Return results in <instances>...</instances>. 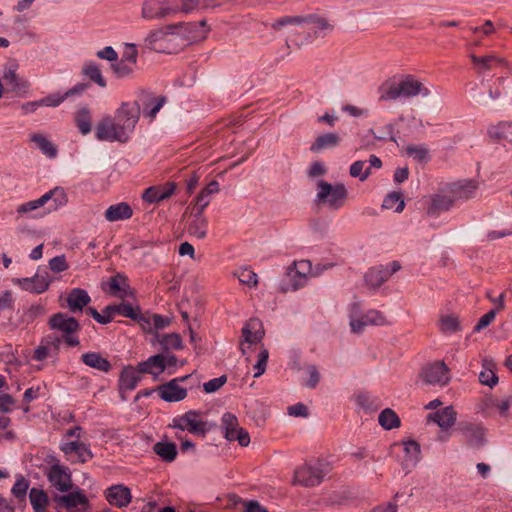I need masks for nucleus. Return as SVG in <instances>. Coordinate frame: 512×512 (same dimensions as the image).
Listing matches in <instances>:
<instances>
[{
	"instance_id": "f257e3e1",
	"label": "nucleus",
	"mask_w": 512,
	"mask_h": 512,
	"mask_svg": "<svg viewBox=\"0 0 512 512\" xmlns=\"http://www.w3.org/2000/svg\"><path fill=\"white\" fill-rule=\"evenodd\" d=\"M140 118L138 102H122L114 117H103L96 125L95 137L105 142H127Z\"/></svg>"
},
{
	"instance_id": "f03ea898",
	"label": "nucleus",
	"mask_w": 512,
	"mask_h": 512,
	"mask_svg": "<svg viewBox=\"0 0 512 512\" xmlns=\"http://www.w3.org/2000/svg\"><path fill=\"white\" fill-rule=\"evenodd\" d=\"M430 89L413 75H405L398 82H385L379 87V101H395L417 96L428 97Z\"/></svg>"
},
{
	"instance_id": "7ed1b4c3",
	"label": "nucleus",
	"mask_w": 512,
	"mask_h": 512,
	"mask_svg": "<svg viewBox=\"0 0 512 512\" xmlns=\"http://www.w3.org/2000/svg\"><path fill=\"white\" fill-rule=\"evenodd\" d=\"M330 472L329 464L316 460L298 466L294 471L293 484L310 488L320 485Z\"/></svg>"
},
{
	"instance_id": "20e7f679",
	"label": "nucleus",
	"mask_w": 512,
	"mask_h": 512,
	"mask_svg": "<svg viewBox=\"0 0 512 512\" xmlns=\"http://www.w3.org/2000/svg\"><path fill=\"white\" fill-rule=\"evenodd\" d=\"M317 187L316 201L319 204H325L331 210H338L345 204L348 192L343 183L332 185L320 180Z\"/></svg>"
},
{
	"instance_id": "39448f33",
	"label": "nucleus",
	"mask_w": 512,
	"mask_h": 512,
	"mask_svg": "<svg viewBox=\"0 0 512 512\" xmlns=\"http://www.w3.org/2000/svg\"><path fill=\"white\" fill-rule=\"evenodd\" d=\"M349 319L351 331L356 334L362 333L368 325L383 326L388 324L382 312L368 310L366 313H362L361 306L357 302L350 306Z\"/></svg>"
},
{
	"instance_id": "423d86ee",
	"label": "nucleus",
	"mask_w": 512,
	"mask_h": 512,
	"mask_svg": "<svg viewBox=\"0 0 512 512\" xmlns=\"http://www.w3.org/2000/svg\"><path fill=\"white\" fill-rule=\"evenodd\" d=\"M170 427L182 432L188 431L193 435L201 437H204L211 428L208 422L203 419L202 415L195 410H189L173 418Z\"/></svg>"
},
{
	"instance_id": "0eeeda50",
	"label": "nucleus",
	"mask_w": 512,
	"mask_h": 512,
	"mask_svg": "<svg viewBox=\"0 0 512 512\" xmlns=\"http://www.w3.org/2000/svg\"><path fill=\"white\" fill-rule=\"evenodd\" d=\"M313 25L315 33L318 31L331 30L332 26L328 23L325 18L318 17L316 15H286L282 16L270 24L271 29L276 32H280L283 27L286 26H305Z\"/></svg>"
},
{
	"instance_id": "6e6552de",
	"label": "nucleus",
	"mask_w": 512,
	"mask_h": 512,
	"mask_svg": "<svg viewBox=\"0 0 512 512\" xmlns=\"http://www.w3.org/2000/svg\"><path fill=\"white\" fill-rule=\"evenodd\" d=\"M168 30L172 35L178 36L186 41L194 42L206 38L209 31L207 22L201 20L199 22H179L176 24H169Z\"/></svg>"
},
{
	"instance_id": "1a4fd4ad",
	"label": "nucleus",
	"mask_w": 512,
	"mask_h": 512,
	"mask_svg": "<svg viewBox=\"0 0 512 512\" xmlns=\"http://www.w3.org/2000/svg\"><path fill=\"white\" fill-rule=\"evenodd\" d=\"M177 15L171 0H144L141 16L145 20H158Z\"/></svg>"
},
{
	"instance_id": "9d476101",
	"label": "nucleus",
	"mask_w": 512,
	"mask_h": 512,
	"mask_svg": "<svg viewBox=\"0 0 512 512\" xmlns=\"http://www.w3.org/2000/svg\"><path fill=\"white\" fill-rule=\"evenodd\" d=\"M221 429L225 439L228 441H237L239 445L243 447L249 445L250 436L245 429L239 427L238 419L234 414L230 412L223 414L221 418Z\"/></svg>"
},
{
	"instance_id": "9b49d317",
	"label": "nucleus",
	"mask_w": 512,
	"mask_h": 512,
	"mask_svg": "<svg viewBox=\"0 0 512 512\" xmlns=\"http://www.w3.org/2000/svg\"><path fill=\"white\" fill-rule=\"evenodd\" d=\"M60 450L71 463H85L93 457L88 445L80 440H63Z\"/></svg>"
},
{
	"instance_id": "f8f14e48",
	"label": "nucleus",
	"mask_w": 512,
	"mask_h": 512,
	"mask_svg": "<svg viewBox=\"0 0 512 512\" xmlns=\"http://www.w3.org/2000/svg\"><path fill=\"white\" fill-rule=\"evenodd\" d=\"M420 376L425 383L430 385L445 386L450 382L449 368L442 361L424 366Z\"/></svg>"
},
{
	"instance_id": "ddd939ff",
	"label": "nucleus",
	"mask_w": 512,
	"mask_h": 512,
	"mask_svg": "<svg viewBox=\"0 0 512 512\" xmlns=\"http://www.w3.org/2000/svg\"><path fill=\"white\" fill-rule=\"evenodd\" d=\"M242 340L240 341V350L242 355L247 354V349L254 344H258L264 337V329L260 320L256 318L249 319L242 328Z\"/></svg>"
},
{
	"instance_id": "4468645a",
	"label": "nucleus",
	"mask_w": 512,
	"mask_h": 512,
	"mask_svg": "<svg viewBox=\"0 0 512 512\" xmlns=\"http://www.w3.org/2000/svg\"><path fill=\"white\" fill-rule=\"evenodd\" d=\"M166 101L165 96H156L152 92L143 91L135 102L139 103L140 113L142 112L144 117L154 119Z\"/></svg>"
},
{
	"instance_id": "2eb2a0df",
	"label": "nucleus",
	"mask_w": 512,
	"mask_h": 512,
	"mask_svg": "<svg viewBox=\"0 0 512 512\" xmlns=\"http://www.w3.org/2000/svg\"><path fill=\"white\" fill-rule=\"evenodd\" d=\"M66 203L67 196L65 191L60 187H56L45 193L39 199L34 200V210L45 207V213H50Z\"/></svg>"
},
{
	"instance_id": "dca6fc26",
	"label": "nucleus",
	"mask_w": 512,
	"mask_h": 512,
	"mask_svg": "<svg viewBox=\"0 0 512 512\" xmlns=\"http://www.w3.org/2000/svg\"><path fill=\"white\" fill-rule=\"evenodd\" d=\"M189 376L175 378L157 388L159 397L166 402H179L187 396V390L179 385L180 381H184Z\"/></svg>"
},
{
	"instance_id": "f3484780",
	"label": "nucleus",
	"mask_w": 512,
	"mask_h": 512,
	"mask_svg": "<svg viewBox=\"0 0 512 512\" xmlns=\"http://www.w3.org/2000/svg\"><path fill=\"white\" fill-rule=\"evenodd\" d=\"M312 275V265L309 260L295 261L293 267L288 269V276L293 290H297L306 285L309 277Z\"/></svg>"
},
{
	"instance_id": "a211bd4d",
	"label": "nucleus",
	"mask_w": 512,
	"mask_h": 512,
	"mask_svg": "<svg viewBox=\"0 0 512 512\" xmlns=\"http://www.w3.org/2000/svg\"><path fill=\"white\" fill-rule=\"evenodd\" d=\"M47 477L51 485L58 491L67 492L71 489V474L67 467L60 465L59 463H55L50 467Z\"/></svg>"
},
{
	"instance_id": "6ab92c4d",
	"label": "nucleus",
	"mask_w": 512,
	"mask_h": 512,
	"mask_svg": "<svg viewBox=\"0 0 512 512\" xmlns=\"http://www.w3.org/2000/svg\"><path fill=\"white\" fill-rule=\"evenodd\" d=\"M112 312L114 317L116 315H122L124 317L130 318L134 321H137L143 327L146 325H150V317L143 315L139 306H133L130 303L122 302L117 305H109V311Z\"/></svg>"
},
{
	"instance_id": "aec40b11",
	"label": "nucleus",
	"mask_w": 512,
	"mask_h": 512,
	"mask_svg": "<svg viewBox=\"0 0 512 512\" xmlns=\"http://www.w3.org/2000/svg\"><path fill=\"white\" fill-rule=\"evenodd\" d=\"M458 430L463 434L467 443L473 447H482L485 444V429L476 423H461Z\"/></svg>"
},
{
	"instance_id": "412c9836",
	"label": "nucleus",
	"mask_w": 512,
	"mask_h": 512,
	"mask_svg": "<svg viewBox=\"0 0 512 512\" xmlns=\"http://www.w3.org/2000/svg\"><path fill=\"white\" fill-rule=\"evenodd\" d=\"M208 221L203 215V211L192 210L187 221V232L190 236L203 239L207 234Z\"/></svg>"
},
{
	"instance_id": "4be33fe9",
	"label": "nucleus",
	"mask_w": 512,
	"mask_h": 512,
	"mask_svg": "<svg viewBox=\"0 0 512 512\" xmlns=\"http://www.w3.org/2000/svg\"><path fill=\"white\" fill-rule=\"evenodd\" d=\"M49 324L52 329L58 330L63 334L75 333L80 328V325L75 318L64 313H56L51 316Z\"/></svg>"
},
{
	"instance_id": "5701e85b",
	"label": "nucleus",
	"mask_w": 512,
	"mask_h": 512,
	"mask_svg": "<svg viewBox=\"0 0 512 512\" xmlns=\"http://www.w3.org/2000/svg\"><path fill=\"white\" fill-rule=\"evenodd\" d=\"M427 418L429 421L436 423L441 430L448 431L456 422L457 412L452 406H447L434 413H430Z\"/></svg>"
},
{
	"instance_id": "b1692460",
	"label": "nucleus",
	"mask_w": 512,
	"mask_h": 512,
	"mask_svg": "<svg viewBox=\"0 0 512 512\" xmlns=\"http://www.w3.org/2000/svg\"><path fill=\"white\" fill-rule=\"evenodd\" d=\"M470 59L478 73H484L495 66H505L507 64L504 58L499 57L496 54H489L481 57L471 54Z\"/></svg>"
},
{
	"instance_id": "393cba45",
	"label": "nucleus",
	"mask_w": 512,
	"mask_h": 512,
	"mask_svg": "<svg viewBox=\"0 0 512 512\" xmlns=\"http://www.w3.org/2000/svg\"><path fill=\"white\" fill-rule=\"evenodd\" d=\"M175 191L174 183L152 186L143 193V199L148 203H156L169 198Z\"/></svg>"
},
{
	"instance_id": "a878e982",
	"label": "nucleus",
	"mask_w": 512,
	"mask_h": 512,
	"mask_svg": "<svg viewBox=\"0 0 512 512\" xmlns=\"http://www.w3.org/2000/svg\"><path fill=\"white\" fill-rule=\"evenodd\" d=\"M455 199L453 195H446L442 193L434 194L430 197V204L427 208L429 215L435 216L442 212L448 211L453 207Z\"/></svg>"
},
{
	"instance_id": "bb28decb",
	"label": "nucleus",
	"mask_w": 512,
	"mask_h": 512,
	"mask_svg": "<svg viewBox=\"0 0 512 512\" xmlns=\"http://www.w3.org/2000/svg\"><path fill=\"white\" fill-rule=\"evenodd\" d=\"M478 184L472 180H464L453 183L449 186V191L453 195L455 202L458 200H468L475 194Z\"/></svg>"
},
{
	"instance_id": "cd10ccee",
	"label": "nucleus",
	"mask_w": 512,
	"mask_h": 512,
	"mask_svg": "<svg viewBox=\"0 0 512 512\" xmlns=\"http://www.w3.org/2000/svg\"><path fill=\"white\" fill-rule=\"evenodd\" d=\"M107 291L120 299H126L132 296V292L127 283V279L122 274H117L109 279L107 282Z\"/></svg>"
},
{
	"instance_id": "c85d7f7f",
	"label": "nucleus",
	"mask_w": 512,
	"mask_h": 512,
	"mask_svg": "<svg viewBox=\"0 0 512 512\" xmlns=\"http://www.w3.org/2000/svg\"><path fill=\"white\" fill-rule=\"evenodd\" d=\"M219 183L216 180L209 182L196 196L193 203V210L204 211L211 202L212 196L219 192Z\"/></svg>"
},
{
	"instance_id": "c756f323",
	"label": "nucleus",
	"mask_w": 512,
	"mask_h": 512,
	"mask_svg": "<svg viewBox=\"0 0 512 512\" xmlns=\"http://www.w3.org/2000/svg\"><path fill=\"white\" fill-rule=\"evenodd\" d=\"M142 372L139 371L138 366L136 368L132 366L125 367L120 374V390L121 391H132L134 390L141 380Z\"/></svg>"
},
{
	"instance_id": "7c9ffc66",
	"label": "nucleus",
	"mask_w": 512,
	"mask_h": 512,
	"mask_svg": "<svg viewBox=\"0 0 512 512\" xmlns=\"http://www.w3.org/2000/svg\"><path fill=\"white\" fill-rule=\"evenodd\" d=\"M67 306L72 313L82 311L91 301L87 291L81 288H74L67 296Z\"/></svg>"
},
{
	"instance_id": "2f4dec72",
	"label": "nucleus",
	"mask_w": 512,
	"mask_h": 512,
	"mask_svg": "<svg viewBox=\"0 0 512 512\" xmlns=\"http://www.w3.org/2000/svg\"><path fill=\"white\" fill-rule=\"evenodd\" d=\"M106 497L110 504L119 508L127 506L132 498L130 490L123 485H117L109 488Z\"/></svg>"
},
{
	"instance_id": "473e14b6",
	"label": "nucleus",
	"mask_w": 512,
	"mask_h": 512,
	"mask_svg": "<svg viewBox=\"0 0 512 512\" xmlns=\"http://www.w3.org/2000/svg\"><path fill=\"white\" fill-rule=\"evenodd\" d=\"M404 464L406 467L414 468L421 460L420 444L415 440L403 441Z\"/></svg>"
},
{
	"instance_id": "72a5a7b5",
	"label": "nucleus",
	"mask_w": 512,
	"mask_h": 512,
	"mask_svg": "<svg viewBox=\"0 0 512 512\" xmlns=\"http://www.w3.org/2000/svg\"><path fill=\"white\" fill-rule=\"evenodd\" d=\"M132 208L125 202L109 206L105 211V219L109 222H116L131 218Z\"/></svg>"
},
{
	"instance_id": "f704fd0d",
	"label": "nucleus",
	"mask_w": 512,
	"mask_h": 512,
	"mask_svg": "<svg viewBox=\"0 0 512 512\" xmlns=\"http://www.w3.org/2000/svg\"><path fill=\"white\" fill-rule=\"evenodd\" d=\"M341 141L337 133H326L319 135L313 144L310 146V151L313 153H320L326 149H332L339 145Z\"/></svg>"
},
{
	"instance_id": "c9c22d12",
	"label": "nucleus",
	"mask_w": 512,
	"mask_h": 512,
	"mask_svg": "<svg viewBox=\"0 0 512 512\" xmlns=\"http://www.w3.org/2000/svg\"><path fill=\"white\" fill-rule=\"evenodd\" d=\"M81 361L88 367L101 372H109L112 368L108 359L102 357L98 352H87L82 354Z\"/></svg>"
},
{
	"instance_id": "e433bc0d",
	"label": "nucleus",
	"mask_w": 512,
	"mask_h": 512,
	"mask_svg": "<svg viewBox=\"0 0 512 512\" xmlns=\"http://www.w3.org/2000/svg\"><path fill=\"white\" fill-rule=\"evenodd\" d=\"M490 138L497 141H507L512 144V121H501L488 128Z\"/></svg>"
},
{
	"instance_id": "4c0bfd02",
	"label": "nucleus",
	"mask_w": 512,
	"mask_h": 512,
	"mask_svg": "<svg viewBox=\"0 0 512 512\" xmlns=\"http://www.w3.org/2000/svg\"><path fill=\"white\" fill-rule=\"evenodd\" d=\"M162 361V354L150 356L146 361L138 364L139 371L158 376L165 370V365Z\"/></svg>"
},
{
	"instance_id": "58836bf2",
	"label": "nucleus",
	"mask_w": 512,
	"mask_h": 512,
	"mask_svg": "<svg viewBox=\"0 0 512 512\" xmlns=\"http://www.w3.org/2000/svg\"><path fill=\"white\" fill-rule=\"evenodd\" d=\"M82 75L101 88L106 87V80L102 75L100 67L93 61H87L83 64L81 69Z\"/></svg>"
},
{
	"instance_id": "ea45409f",
	"label": "nucleus",
	"mask_w": 512,
	"mask_h": 512,
	"mask_svg": "<svg viewBox=\"0 0 512 512\" xmlns=\"http://www.w3.org/2000/svg\"><path fill=\"white\" fill-rule=\"evenodd\" d=\"M75 124L82 135H87L92 130V117L90 109L82 107L77 110L74 117Z\"/></svg>"
},
{
	"instance_id": "a19ab883",
	"label": "nucleus",
	"mask_w": 512,
	"mask_h": 512,
	"mask_svg": "<svg viewBox=\"0 0 512 512\" xmlns=\"http://www.w3.org/2000/svg\"><path fill=\"white\" fill-rule=\"evenodd\" d=\"M34 143L47 158L54 159L57 157L58 148L47 136L34 134Z\"/></svg>"
},
{
	"instance_id": "79ce46f5",
	"label": "nucleus",
	"mask_w": 512,
	"mask_h": 512,
	"mask_svg": "<svg viewBox=\"0 0 512 512\" xmlns=\"http://www.w3.org/2000/svg\"><path fill=\"white\" fill-rule=\"evenodd\" d=\"M153 451L162 460L172 462L177 456L176 445L172 442L160 441L154 444Z\"/></svg>"
},
{
	"instance_id": "37998d69",
	"label": "nucleus",
	"mask_w": 512,
	"mask_h": 512,
	"mask_svg": "<svg viewBox=\"0 0 512 512\" xmlns=\"http://www.w3.org/2000/svg\"><path fill=\"white\" fill-rule=\"evenodd\" d=\"M30 211H32V201H29L25 204L20 205L17 209V212L19 214L17 217V221H18L17 233L20 236L26 237V236L30 235V229H29L28 223H26V220H27V222H29V217L24 216V214H26L27 212H30Z\"/></svg>"
},
{
	"instance_id": "c03bdc74",
	"label": "nucleus",
	"mask_w": 512,
	"mask_h": 512,
	"mask_svg": "<svg viewBox=\"0 0 512 512\" xmlns=\"http://www.w3.org/2000/svg\"><path fill=\"white\" fill-rule=\"evenodd\" d=\"M387 280L388 277L385 275L384 268H382V266L373 267L365 274L366 284L374 289L380 287Z\"/></svg>"
},
{
	"instance_id": "a18cd8bd",
	"label": "nucleus",
	"mask_w": 512,
	"mask_h": 512,
	"mask_svg": "<svg viewBox=\"0 0 512 512\" xmlns=\"http://www.w3.org/2000/svg\"><path fill=\"white\" fill-rule=\"evenodd\" d=\"M172 35L171 31L168 30V25L151 30L146 38H145V44L150 49H157V44L161 41H164L167 36Z\"/></svg>"
},
{
	"instance_id": "49530a36",
	"label": "nucleus",
	"mask_w": 512,
	"mask_h": 512,
	"mask_svg": "<svg viewBox=\"0 0 512 512\" xmlns=\"http://www.w3.org/2000/svg\"><path fill=\"white\" fill-rule=\"evenodd\" d=\"M51 277L46 267H38L34 275V293L45 292L50 285Z\"/></svg>"
},
{
	"instance_id": "de8ad7c7",
	"label": "nucleus",
	"mask_w": 512,
	"mask_h": 512,
	"mask_svg": "<svg viewBox=\"0 0 512 512\" xmlns=\"http://www.w3.org/2000/svg\"><path fill=\"white\" fill-rule=\"evenodd\" d=\"M379 424L386 430L398 428L401 424L398 415L390 408L384 409L378 417Z\"/></svg>"
},
{
	"instance_id": "09e8293b",
	"label": "nucleus",
	"mask_w": 512,
	"mask_h": 512,
	"mask_svg": "<svg viewBox=\"0 0 512 512\" xmlns=\"http://www.w3.org/2000/svg\"><path fill=\"white\" fill-rule=\"evenodd\" d=\"M159 344L164 352H169L170 350H180L183 348V342L179 334L170 333L162 335L159 338Z\"/></svg>"
},
{
	"instance_id": "8fccbe9b",
	"label": "nucleus",
	"mask_w": 512,
	"mask_h": 512,
	"mask_svg": "<svg viewBox=\"0 0 512 512\" xmlns=\"http://www.w3.org/2000/svg\"><path fill=\"white\" fill-rule=\"evenodd\" d=\"M382 207L384 209L394 210L397 213L402 212L405 207V202H404L402 193H400V192L389 193L383 200Z\"/></svg>"
},
{
	"instance_id": "3c124183",
	"label": "nucleus",
	"mask_w": 512,
	"mask_h": 512,
	"mask_svg": "<svg viewBox=\"0 0 512 512\" xmlns=\"http://www.w3.org/2000/svg\"><path fill=\"white\" fill-rule=\"evenodd\" d=\"M439 328L445 334H453L460 330V322L456 315H443L439 320Z\"/></svg>"
},
{
	"instance_id": "603ef678",
	"label": "nucleus",
	"mask_w": 512,
	"mask_h": 512,
	"mask_svg": "<svg viewBox=\"0 0 512 512\" xmlns=\"http://www.w3.org/2000/svg\"><path fill=\"white\" fill-rule=\"evenodd\" d=\"M483 366L485 370L481 371L479 374V381L486 386L494 387L498 383V377L494 373V371L490 368L492 366V360L485 359L483 361Z\"/></svg>"
},
{
	"instance_id": "864d4df0",
	"label": "nucleus",
	"mask_w": 512,
	"mask_h": 512,
	"mask_svg": "<svg viewBox=\"0 0 512 512\" xmlns=\"http://www.w3.org/2000/svg\"><path fill=\"white\" fill-rule=\"evenodd\" d=\"M60 502L66 508H74L78 505L85 506L88 503L86 496L81 491L72 492L60 498Z\"/></svg>"
},
{
	"instance_id": "5fc2aeb1",
	"label": "nucleus",
	"mask_w": 512,
	"mask_h": 512,
	"mask_svg": "<svg viewBox=\"0 0 512 512\" xmlns=\"http://www.w3.org/2000/svg\"><path fill=\"white\" fill-rule=\"evenodd\" d=\"M349 174L353 178H358L361 182L367 180L370 176V167H366V162L363 160L355 161L349 168Z\"/></svg>"
},
{
	"instance_id": "6e6d98bb",
	"label": "nucleus",
	"mask_w": 512,
	"mask_h": 512,
	"mask_svg": "<svg viewBox=\"0 0 512 512\" xmlns=\"http://www.w3.org/2000/svg\"><path fill=\"white\" fill-rule=\"evenodd\" d=\"M3 78L10 89L14 92L20 93L27 88V84L17 76L14 70L9 69L4 72Z\"/></svg>"
},
{
	"instance_id": "4d7b16f0",
	"label": "nucleus",
	"mask_w": 512,
	"mask_h": 512,
	"mask_svg": "<svg viewBox=\"0 0 512 512\" xmlns=\"http://www.w3.org/2000/svg\"><path fill=\"white\" fill-rule=\"evenodd\" d=\"M29 488V481L26 480L23 476H18L16 482L14 483L11 492L18 503H22L27 495V491Z\"/></svg>"
},
{
	"instance_id": "13d9d810",
	"label": "nucleus",
	"mask_w": 512,
	"mask_h": 512,
	"mask_svg": "<svg viewBox=\"0 0 512 512\" xmlns=\"http://www.w3.org/2000/svg\"><path fill=\"white\" fill-rule=\"evenodd\" d=\"M65 101V96L60 93L48 95L42 99L34 101V109L42 106L57 107Z\"/></svg>"
},
{
	"instance_id": "bf43d9fd",
	"label": "nucleus",
	"mask_w": 512,
	"mask_h": 512,
	"mask_svg": "<svg viewBox=\"0 0 512 512\" xmlns=\"http://www.w3.org/2000/svg\"><path fill=\"white\" fill-rule=\"evenodd\" d=\"M50 499L46 492L34 488V512H46Z\"/></svg>"
},
{
	"instance_id": "052dcab7",
	"label": "nucleus",
	"mask_w": 512,
	"mask_h": 512,
	"mask_svg": "<svg viewBox=\"0 0 512 512\" xmlns=\"http://www.w3.org/2000/svg\"><path fill=\"white\" fill-rule=\"evenodd\" d=\"M239 281L249 287H255L258 283L257 274L249 268H242L237 272Z\"/></svg>"
},
{
	"instance_id": "680f3d73",
	"label": "nucleus",
	"mask_w": 512,
	"mask_h": 512,
	"mask_svg": "<svg viewBox=\"0 0 512 512\" xmlns=\"http://www.w3.org/2000/svg\"><path fill=\"white\" fill-rule=\"evenodd\" d=\"M269 358V351L266 348H262L258 353V359L254 365V377H260L266 370L267 362Z\"/></svg>"
},
{
	"instance_id": "e2e57ef3",
	"label": "nucleus",
	"mask_w": 512,
	"mask_h": 512,
	"mask_svg": "<svg viewBox=\"0 0 512 512\" xmlns=\"http://www.w3.org/2000/svg\"><path fill=\"white\" fill-rule=\"evenodd\" d=\"M174 8L177 10V14H190L200 9V0H181V4L174 3Z\"/></svg>"
},
{
	"instance_id": "0e129e2a",
	"label": "nucleus",
	"mask_w": 512,
	"mask_h": 512,
	"mask_svg": "<svg viewBox=\"0 0 512 512\" xmlns=\"http://www.w3.org/2000/svg\"><path fill=\"white\" fill-rule=\"evenodd\" d=\"M406 152L418 162L426 161L428 158V149L423 145L408 146Z\"/></svg>"
},
{
	"instance_id": "69168bd1",
	"label": "nucleus",
	"mask_w": 512,
	"mask_h": 512,
	"mask_svg": "<svg viewBox=\"0 0 512 512\" xmlns=\"http://www.w3.org/2000/svg\"><path fill=\"white\" fill-rule=\"evenodd\" d=\"M227 381V377L222 375L217 378H213L203 384V389L206 393H214L219 390Z\"/></svg>"
},
{
	"instance_id": "338daca9",
	"label": "nucleus",
	"mask_w": 512,
	"mask_h": 512,
	"mask_svg": "<svg viewBox=\"0 0 512 512\" xmlns=\"http://www.w3.org/2000/svg\"><path fill=\"white\" fill-rule=\"evenodd\" d=\"M49 268L53 272L59 273L67 270L68 264L66 262L65 256H56L49 261Z\"/></svg>"
},
{
	"instance_id": "774afa93",
	"label": "nucleus",
	"mask_w": 512,
	"mask_h": 512,
	"mask_svg": "<svg viewBox=\"0 0 512 512\" xmlns=\"http://www.w3.org/2000/svg\"><path fill=\"white\" fill-rule=\"evenodd\" d=\"M496 317V310H490L486 314H484L478 321V323L474 327V332H480L487 326H489Z\"/></svg>"
}]
</instances>
